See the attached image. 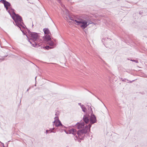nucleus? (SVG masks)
<instances>
[{
  "mask_svg": "<svg viewBox=\"0 0 147 147\" xmlns=\"http://www.w3.org/2000/svg\"><path fill=\"white\" fill-rule=\"evenodd\" d=\"M90 104L87 105L89 107L88 108V113H91L90 117L89 119V118L87 115H84L83 117V120L87 124L89 122L90 123L87 125H86L85 128L82 129L81 131H77V135H76V130L74 129H71L69 130V132L67 131L65 132L67 134H72L74 135H76V136L74 137V139L76 140L78 139V141L80 142L81 141L78 139L79 138L80 140H82L83 139V137L84 136V134L86 133L87 132L88 130L89 131L90 130V128L91 127V125L96 123V117L92 113V109L90 106Z\"/></svg>",
  "mask_w": 147,
  "mask_h": 147,
  "instance_id": "nucleus-1",
  "label": "nucleus"
},
{
  "mask_svg": "<svg viewBox=\"0 0 147 147\" xmlns=\"http://www.w3.org/2000/svg\"><path fill=\"white\" fill-rule=\"evenodd\" d=\"M64 13H65L66 15V16L65 17V18L67 20H68L69 18L70 20H71L74 21V19H72L71 17L69 16V11L67 10H66V11L64 12Z\"/></svg>",
  "mask_w": 147,
  "mask_h": 147,
  "instance_id": "nucleus-8",
  "label": "nucleus"
},
{
  "mask_svg": "<svg viewBox=\"0 0 147 147\" xmlns=\"http://www.w3.org/2000/svg\"><path fill=\"white\" fill-rule=\"evenodd\" d=\"M78 104L80 106V107H81V105H82L81 103H78Z\"/></svg>",
  "mask_w": 147,
  "mask_h": 147,
  "instance_id": "nucleus-20",
  "label": "nucleus"
},
{
  "mask_svg": "<svg viewBox=\"0 0 147 147\" xmlns=\"http://www.w3.org/2000/svg\"><path fill=\"white\" fill-rule=\"evenodd\" d=\"M63 6H64V5H62V6L63 7Z\"/></svg>",
  "mask_w": 147,
  "mask_h": 147,
  "instance_id": "nucleus-26",
  "label": "nucleus"
},
{
  "mask_svg": "<svg viewBox=\"0 0 147 147\" xmlns=\"http://www.w3.org/2000/svg\"><path fill=\"white\" fill-rule=\"evenodd\" d=\"M30 34L33 41L32 42L30 41L31 39H30L29 40V41L32 44V46L34 47L40 46L42 45V40L38 34L35 32H30Z\"/></svg>",
  "mask_w": 147,
  "mask_h": 147,
  "instance_id": "nucleus-2",
  "label": "nucleus"
},
{
  "mask_svg": "<svg viewBox=\"0 0 147 147\" xmlns=\"http://www.w3.org/2000/svg\"><path fill=\"white\" fill-rule=\"evenodd\" d=\"M84 125V123L83 122H81L77 124L76 127H77L78 129H79L83 128Z\"/></svg>",
  "mask_w": 147,
  "mask_h": 147,
  "instance_id": "nucleus-7",
  "label": "nucleus"
},
{
  "mask_svg": "<svg viewBox=\"0 0 147 147\" xmlns=\"http://www.w3.org/2000/svg\"><path fill=\"white\" fill-rule=\"evenodd\" d=\"M46 49L48 50L49 49H52L54 48V47H50L49 46H46L45 47Z\"/></svg>",
  "mask_w": 147,
  "mask_h": 147,
  "instance_id": "nucleus-15",
  "label": "nucleus"
},
{
  "mask_svg": "<svg viewBox=\"0 0 147 147\" xmlns=\"http://www.w3.org/2000/svg\"><path fill=\"white\" fill-rule=\"evenodd\" d=\"M14 11V10L13 9V12L10 16L15 21L16 25L20 28V26H22L24 25L22 18L18 14H16Z\"/></svg>",
  "mask_w": 147,
  "mask_h": 147,
  "instance_id": "nucleus-3",
  "label": "nucleus"
},
{
  "mask_svg": "<svg viewBox=\"0 0 147 147\" xmlns=\"http://www.w3.org/2000/svg\"><path fill=\"white\" fill-rule=\"evenodd\" d=\"M131 61H134L136 63H138V61L137 60H134V59H133V60H131Z\"/></svg>",
  "mask_w": 147,
  "mask_h": 147,
  "instance_id": "nucleus-18",
  "label": "nucleus"
},
{
  "mask_svg": "<svg viewBox=\"0 0 147 147\" xmlns=\"http://www.w3.org/2000/svg\"><path fill=\"white\" fill-rule=\"evenodd\" d=\"M21 26H20V27H21ZM22 27H24V26H22ZM20 28V30H22L21 29V28Z\"/></svg>",
  "mask_w": 147,
  "mask_h": 147,
  "instance_id": "nucleus-23",
  "label": "nucleus"
},
{
  "mask_svg": "<svg viewBox=\"0 0 147 147\" xmlns=\"http://www.w3.org/2000/svg\"><path fill=\"white\" fill-rule=\"evenodd\" d=\"M21 26H20V27H21ZM22 27H24V26H22ZM20 28V30H22L21 29V28Z\"/></svg>",
  "mask_w": 147,
  "mask_h": 147,
  "instance_id": "nucleus-22",
  "label": "nucleus"
},
{
  "mask_svg": "<svg viewBox=\"0 0 147 147\" xmlns=\"http://www.w3.org/2000/svg\"><path fill=\"white\" fill-rule=\"evenodd\" d=\"M0 2L4 4L5 7H9L11 6V4L9 2L6 1L5 0H1Z\"/></svg>",
  "mask_w": 147,
  "mask_h": 147,
  "instance_id": "nucleus-6",
  "label": "nucleus"
},
{
  "mask_svg": "<svg viewBox=\"0 0 147 147\" xmlns=\"http://www.w3.org/2000/svg\"><path fill=\"white\" fill-rule=\"evenodd\" d=\"M74 21L76 22V24L79 25L82 29H84L88 26V21L86 20V18L85 19L78 18L74 20Z\"/></svg>",
  "mask_w": 147,
  "mask_h": 147,
  "instance_id": "nucleus-4",
  "label": "nucleus"
},
{
  "mask_svg": "<svg viewBox=\"0 0 147 147\" xmlns=\"http://www.w3.org/2000/svg\"><path fill=\"white\" fill-rule=\"evenodd\" d=\"M134 80H133L132 81H130L129 82H128V80H127V82H130V83H131L133 82V81H134Z\"/></svg>",
  "mask_w": 147,
  "mask_h": 147,
  "instance_id": "nucleus-19",
  "label": "nucleus"
},
{
  "mask_svg": "<svg viewBox=\"0 0 147 147\" xmlns=\"http://www.w3.org/2000/svg\"><path fill=\"white\" fill-rule=\"evenodd\" d=\"M44 33L45 35L48 34L49 33V31L48 29L45 28L43 30Z\"/></svg>",
  "mask_w": 147,
  "mask_h": 147,
  "instance_id": "nucleus-12",
  "label": "nucleus"
},
{
  "mask_svg": "<svg viewBox=\"0 0 147 147\" xmlns=\"http://www.w3.org/2000/svg\"><path fill=\"white\" fill-rule=\"evenodd\" d=\"M36 77L35 78V80H36Z\"/></svg>",
  "mask_w": 147,
  "mask_h": 147,
  "instance_id": "nucleus-24",
  "label": "nucleus"
},
{
  "mask_svg": "<svg viewBox=\"0 0 147 147\" xmlns=\"http://www.w3.org/2000/svg\"><path fill=\"white\" fill-rule=\"evenodd\" d=\"M2 145H3V147H5L4 146V144L3 143H1Z\"/></svg>",
  "mask_w": 147,
  "mask_h": 147,
  "instance_id": "nucleus-21",
  "label": "nucleus"
},
{
  "mask_svg": "<svg viewBox=\"0 0 147 147\" xmlns=\"http://www.w3.org/2000/svg\"><path fill=\"white\" fill-rule=\"evenodd\" d=\"M50 130H46V133L47 134H48L50 133Z\"/></svg>",
  "mask_w": 147,
  "mask_h": 147,
  "instance_id": "nucleus-17",
  "label": "nucleus"
},
{
  "mask_svg": "<svg viewBox=\"0 0 147 147\" xmlns=\"http://www.w3.org/2000/svg\"><path fill=\"white\" fill-rule=\"evenodd\" d=\"M5 7L6 8L7 11L8 12L9 14L11 15V14H12V13H11L10 11L11 10V11L13 12V9H12V8L10 7Z\"/></svg>",
  "mask_w": 147,
  "mask_h": 147,
  "instance_id": "nucleus-9",
  "label": "nucleus"
},
{
  "mask_svg": "<svg viewBox=\"0 0 147 147\" xmlns=\"http://www.w3.org/2000/svg\"><path fill=\"white\" fill-rule=\"evenodd\" d=\"M54 119L55 121L53 122V123L55 124V126L57 127L60 126H62V124L60 121L59 120L58 117H55Z\"/></svg>",
  "mask_w": 147,
  "mask_h": 147,
  "instance_id": "nucleus-5",
  "label": "nucleus"
},
{
  "mask_svg": "<svg viewBox=\"0 0 147 147\" xmlns=\"http://www.w3.org/2000/svg\"><path fill=\"white\" fill-rule=\"evenodd\" d=\"M86 20L88 21V23L87 24L88 25V26L90 24H95L94 23L91 21L90 20L86 18Z\"/></svg>",
  "mask_w": 147,
  "mask_h": 147,
  "instance_id": "nucleus-14",
  "label": "nucleus"
},
{
  "mask_svg": "<svg viewBox=\"0 0 147 147\" xmlns=\"http://www.w3.org/2000/svg\"><path fill=\"white\" fill-rule=\"evenodd\" d=\"M29 90V89H27V91H28V90Z\"/></svg>",
  "mask_w": 147,
  "mask_h": 147,
  "instance_id": "nucleus-25",
  "label": "nucleus"
},
{
  "mask_svg": "<svg viewBox=\"0 0 147 147\" xmlns=\"http://www.w3.org/2000/svg\"><path fill=\"white\" fill-rule=\"evenodd\" d=\"M44 37L45 40L46 41H49L51 39L50 36L48 34L45 35Z\"/></svg>",
  "mask_w": 147,
  "mask_h": 147,
  "instance_id": "nucleus-10",
  "label": "nucleus"
},
{
  "mask_svg": "<svg viewBox=\"0 0 147 147\" xmlns=\"http://www.w3.org/2000/svg\"><path fill=\"white\" fill-rule=\"evenodd\" d=\"M81 108H82V111L85 113H86L87 111V109L85 107V106L83 105H81Z\"/></svg>",
  "mask_w": 147,
  "mask_h": 147,
  "instance_id": "nucleus-13",
  "label": "nucleus"
},
{
  "mask_svg": "<svg viewBox=\"0 0 147 147\" xmlns=\"http://www.w3.org/2000/svg\"><path fill=\"white\" fill-rule=\"evenodd\" d=\"M48 44L51 46V47H54V48L55 47L54 42L53 41L49 40L48 42Z\"/></svg>",
  "mask_w": 147,
  "mask_h": 147,
  "instance_id": "nucleus-11",
  "label": "nucleus"
},
{
  "mask_svg": "<svg viewBox=\"0 0 147 147\" xmlns=\"http://www.w3.org/2000/svg\"><path fill=\"white\" fill-rule=\"evenodd\" d=\"M55 129V128H53L50 129V133H55V132L53 131V130Z\"/></svg>",
  "mask_w": 147,
  "mask_h": 147,
  "instance_id": "nucleus-16",
  "label": "nucleus"
}]
</instances>
